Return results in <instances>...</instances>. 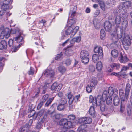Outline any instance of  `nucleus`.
<instances>
[{"label": "nucleus", "mask_w": 132, "mask_h": 132, "mask_svg": "<svg viewBox=\"0 0 132 132\" xmlns=\"http://www.w3.org/2000/svg\"><path fill=\"white\" fill-rule=\"evenodd\" d=\"M44 75L47 77H52L54 75V71L51 68H47L44 72Z\"/></svg>", "instance_id": "obj_12"}, {"label": "nucleus", "mask_w": 132, "mask_h": 132, "mask_svg": "<svg viewBox=\"0 0 132 132\" xmlns=\"http://www.w3.org/2000/svg\"><path fill=\"white\" fill-rule=\"evenodd\" d=\"M89 70L92 72H93L95 70V67L93 65H91L89 66Z\"/></svg>", "instance_id": "obj_47"}, {"label": "nucleus", "mask_w": 132, "mask_h": 132, "mask_svg": "<svg viewBox=\"0 0 132 132\" xmlns=\"http://www.w3.org/2000/svg\"><path fill=\"white\" fill-rule=\"evenodd\" d=\"M73 39L75 40V42H79L81 40V37L80 36H79L76 38H73Z\"/></svg>", "instance_id": "obj_51"}, {"label": "nucleus", "mask_w": 132, "mask_h": 132, "mask_svg": "<svg viewBox=\"0 0 132 132\" xmlns=\"http://www.w3.org/2000/svg\"><path fill=\"white\" fill-rule=\"evenodd\" d=\"M67 102V101L64 98H62L60 101V104L65 105Z\"/></svg>", "instance_id": "obj_44"}, {"label": "nucleus", "mask_w": 132, "mask_h": 132, "mask_svg": "<svg viewBox=\"0 0 132 132\" xmlns=\"http://www.w3.org/2000/svg\"><path fill=\"white\" fill-rule=\"evenodd\" d=\"M96 68L99 71H100L103 68V64L101 61L98 62L96 64Z\"/></svg>", "instance_id": "obj_26"}, {"label": "nucleus", "mask_w": 132, "mask_h": 132, "mask_svg": "<svg viewBox=\"0 0 132 132\" xmlns=\"http://www.w3.org/2000/svg\"><path fill=\"white\" fill-rule=\"evenodd\" d=\"M52 101L49 99L47 101L46 103L45 104V105L46 106H48L50 104Z\"/></svg>", "instance_id": "obj_61"}, {"label": "nucleus", "mask_w": 132, "mask_h": 132, "mask_svg": "<svg viewBox=\"0 0 132 132\" xmlns=\"http://www.w3.org/2000/svg\"><path fill=\"white\" fill-rule=\"evenodd\" d=\"M62 54H59L57 55L56 57H55V59L56 60H58L61 58L62 56Z\"/></svg>", "instance_id": "obj_59"}, {"label": "nucleus", "mask_w": 132, "mask_h": 132, "mask_svg": "<svg viewBox=\"0 0 132 132\" xmlns=\"http://www.w3.org/2000/svg\"><path fill=\"white\" fill-rule=\"evenodd\" d=\"M114 93L113 89L112 87H110L108 91L105 90L104 91L102 96L103 100H105L107 96H111Z\"/></svg>", "instance_id": "obj_7"}, {"label": "nucleus", "mask_w": 132, "mask_h": 132, "mask_svg": "<svg viewBox=\"0 0 132 132\" xmlns=\"http://www.w3.org/2000/svg\"><path fill=\"white\" fill-rule=\"evenodd\" d=\"M20 132H31L29 129V126L28 125H25L21 128L20 130Z\"/></svg>", "instance_id": "obj_19"}, {"label": "nucleus", "mask_w": 132, "mask_h": 132, "mask_svg": "<svg viewBox=\"0 0 132 132\" xmlns=\"http://www.w3.org/2000/svg\"><path fill=\"white\" fill-rule=\"evenodd\" d=\"M99 55L97 54H95L92 56V60L94 62H96L99 60Z\"/></svg>", "instance_id": "obj_31"}, {"label": "nucleus", "mask_w": 132, "mask_h": 132, "mask_svg": "<svg viewBox=\"0 0 132 132\" xmlns=\"http://www.w3.org/2000/svg\"><path fill=\"white\" fill-rule=\"evenodd\" d=\"M128 22L126 19H124L122 23V29L124 30L126 29L128 26Z\"/></svg>", "instance_id": "obj_22"}, {"label": "nucleus", "mask_w": 132, "mask_h": 132, "mask_svg": "<svg viewBox=\"0 0 132 132\" xmlns=\"http://www.w3.org/2000/svg\"><path fill=\"white\" fill-rule=\"evenodd\" d=\"M92 87L89 85L87 86L86 87V91L88 93L91 92L92 90Z\"/></svg>", "instance_id": "obj_48"}, {"label": "nucleus", "mask_w": 132, "mask_h": 132, "mask_svg": "<svg viewBox=\"0 0 132 132\" xmlns=\"http://www.w3.org/2000/svg\"><path fill=\"white\" fill-rule=\"evenodd\" d=\"M128 69V68L127 67L124 66L121 69V72L123 71H126Z\"/></svg>", "instance_id": "obj_58"}, {"label": "nucleus", "mask_w": 132, "mask_h": 132, "mask_svg": "<svg viewBox=\"0 0 132 132\" xmlns=\"http://www.w3.org/2000/svg\"><path fill=\"white\" fill-rule=\"evenodd\" d=\"M99 5L103 11L105 10V6L104 2L103 1H100L99 2Z\"/></svg>", "instance_id": "obj_38"}, {"label": "nucleus", "mask_w": 132, "mask_h": 132, "mask_svg": "<svg viewBox=\"0 0 132 132\" xmlns=\"http://www.w3.org/2000/svg\"><path fill=\"white\" fill-rule=\"evenodd\" d=\"M76 22V19H70L67 22V25L69 27L75 24Z\"/></svg>", "instance_id": "obj_29"}, {"label": "nucleus", "mask_w": 132, "mask_h": 132, "mask_svg": "<svg viewBox=\"0 0 132 132\" xmlns=\"http://www.w3.org/2000/svg\"><path fill=\"white\" fill-rule=\"evenodd\" d=\"M118 59L120 63H125L128 61V59L127 57L125 54H122L121 53L120 57L118 58Z\"/></svg>", "instance_id": "obj_13"}, {"label": "nucleus", "mask_w": 132, "mask_h": 132, "mask_svg": "<svg viewBox=\"0 0 132 132\" xmlns=\"http://www.w3.org/2000/svg\"><path fill=\"white\" fill-rule=\"evenodd\" d=\"M7 46L6 42L5 40H2L0 41V49H6Z\"/></svg>", "instance_id": "obj_20"}, {"label": "nucleus", "mask_w": 132, "mask_h": 132, "mask_svg": "<svg viewBox=\"0 0 132 132\" xmlns=\"http://www.w3.org/2000/svg\"><path fill=\"white\" fill-rule=\"evenodd\" d=\"M94 51L95 53L97 54L99 56H101L103 54V52L102 48L98 46H95L94 49Z\"/></svg>", "instance_id": "obj_14"}, {"label": "nucleus", "mask_w": 132, "mask_h": 132, "mask_svg": "<svg viewBox=\"0 0 132 132\" xmlns=\"http://www.w3.org/2000/svg\"><path fill=\"white\" fill-rule=\"evenodd\" d=\"M102 98V96L101 95H98L96 98L90 95L89 98V101L90 103H92V104L95 105H100L101 102V100Z\"/></svg>", "instance_id": "obj_4"}, {"label": "nucleus", "mask_w": 132, "mask_h": 132, "mask_svg": "<svg viewBox=\"0 0 132 132\" xmlns=\"http://www.w3.org/2000/svg\"><path fill=\"white\" fill-rule=\"evenodd\" d=\"M105 37V33L103 29H102L100 32V37L101 39L103 40Z\"/></svg>", "instance_id": "obj_33"}, {"label": "nucleus", "mask_w": 132, "mask_h": 132, "mask_svg": "<svg viewBox=\"0 0 132 132\" xmlns=\"http://www.w3.org/2000/svg\"><path fill=\"white\" fill-rule=\"evenodd\" d=\"M59 124L63 126L64 129H68L71 128L73 126V123L70 121H68V119L66 118L61 119L59 122Z\"/></svg>", "instance_id": "obj_3"}, {"label": "nucleus", "mask_w": 132, "mask_h": 132, "mask_svg": "<svg viewBox=\"0 0 132 132\" xmlns=\"http://www.w3.org/2000/svg\"><path fill=\"white\" fill-rule=\"evenodd\" d=\"M68 98L69 99L72 98H74V97L71 95V93H69L68 95Z\"/></svg>", "instance_id": "obj_63"}, {"label": "nucleus", "mask_w": 132, "mask_h": 132, "mask_svg": "<svg viewBox=\"0 0 132 132\" xmlns=\"http://www.w3.org/2000/svg\"><path fill=\"white\" fill-rule=\"evenodd\" d=\"M92 120V119L89 117H81L78 119V122L80 123L89 124L91 123Z\"/></svg>", "instance_id": "obj_9"}, {"label": "nucleus", "mask_w": 132, "mask_h": 132, "mask_svg": "<svg viewBox=\"0 0 132 132\" xmlns=\"http://www.w3.org/2000/svg\"><path fill=\"white\" fill-rule=\"evenodd\" d=\"M58 70L61 73H63L65 71L66 69L64 67L61 66L59 67Z\"/></svg>", "instance_id": "obj_37"}, {"label": "nucleus", "mask_w": 132, "mask_h": 132, "mask_svg": "<svg viewBox=\"0 0 132 132\" xmlns=\"http://www.w3.org/2000/svg\"><path fill=\"white\" fill-rule=\"evenodd\" d=\"M103 98H102L101 99V104L99 105H100V109L102 111H104L105 109V105L104 103V102L105 101H103Z\"/></svg>", "instance_id": "obj_32"}, {"label": "nucleus", "mask_w": 132, "mask_h": 132, "mask_svg": "<svg viewBox=\"0 0 132 132\" xmlns=\"http://www.w3.org/2000/svg\"><path fill=\"white\" fill-rule=\"evenodd\" d=\"M131 39L130 36L128 35H126L124 38L122 42L123 44L124 48L127 50L131 44Z\"/></svg>", "instance_id": "obj_8"}, {"label": "nucleus", "mask_w": 132, "mask_h": 132, "mask_svg": "<svg viewBox=\"0 0 132 132\" xmlns=\"http://www.w3.org/2000/svg\"><path fill=\"white\" fill-rule=\"evenodd\" d=\"M111 54L113 57H117L118 55V51L116 49H113L111 51Z\"/></svg>", "instance_id": "obj_27"}, {"label": "nucleus", "mask_w": 132, "mask_h": 132, "mask_svg": "<svg viewBox=\"0 0 132 132\" xmlns=\"http://www.w3.org/2000/svg\"><path fill=\"white\" fill-rule=\"evenodd\" d=\"M112 66L113 67H116V68L118 69L120 67V64L119 63H113L112 65Z\"/></svg>", "instance_id": "obj_52"}, {"label": "nucleus", "mask_w": 132, "mask_h": 132, "mask_svg": "<svg viewBox=\"0 0 132 132\" xmlns=\"http://www.w3.org/2000/svg\"><path fill=\"white\" fill-rule=\"evenodd\" d=\"M43 112L44 111L43 110H41L37 114V116H41L43 113Z\"/></svg>", "instance_id": "obj_62"}, {"label": "nucleus", "mask_w": 132, "mask_h": 132, "mask_svg": "<svg viewBox=\"0 0 132 132\" xmlns=\"http://www.w3.org/2000/svg\"><path fill=\"white\" fill-rule=\"evenodd\" d=\"M89 55L88 52L87 51L82 50L81 52L80 53V57L83 63L86 64L89 61Z\"/></svg>", "instance_id": "obj_5"}, {"label": "nucleus", "mask_w": 132, "mask_h": 132, "mask_svg": "<svg viewBox=\"0 0 132 132\" xmlns=\"http://www.w3.org/2000/svg\"><path fill=\"white\" fill-rule=\"evenodd\" d=\"M65 105L60 104L57 107V109L59 111H61L63 110L65 108Z\"/></svg>", "instance_id": "obj_41"}, {"label": "nucleus", "mask_w": 132, "mask_h": 132, "mask_svg": "<svg viewBox=\"0 0 132 132\" xmlns=\"http://www.w3.org/2000/svg\"><path fill=\"white\" fill-rule=\"evenodd\" d=\"M84 125H82L80 126L78 128V132H87L84 129L83 127Z\"/></svg>", "instance_id": "obj_39"}, {"label": "nucleus", "mask_w": 132, "mask_h": 132, "mask_svg": "<svg viewBox=\"0 0 132 132\" xmlns=\"http://www.w3.org/2000/svg\"><path fill=\"white\" fill-rule=\"evenodd\" d=\"M68 118L70 120H73L75 118V116L74 115L71 114L69 115L68 116Z\"/></svg>", "instance_id": "obj_50"}, {"label": "nucleus", "mask_w": 132, "mask_h": 132, "mask_svg": "<svg viewBox=\"0 0 132 132\" xmlns=\"http://www.w3.org/2000/svg\"><path fill=\"white\" fill-rule=\"evenodd\" d=\"M119 94L122 101H126L128 98H126V95H124V91L122 89H119Z\"/></svg>", "instance_id": "obj_17"}, {"label": "nucleus", "mask_w": 132, "mask_h": 132, "mask_svg": "<svg viewBox=\"0 0 132 132\" xmlns=\"http://www.w3.org/2000/svg\"><path fill=\"white\" fill-rule=\"evenodd\" d=\"M49 97V96L48 95H45L43 96L41 101L44 103L48 99Z\"/></svg>", "instance_id": "obj_42"}, {"label": "nucleus", "mask_w": 132, "mask_h": 132, "mask_svg": "<svg viewBox=\"0 0 132 132\" xmlns=\"http://www.w3.org/2000/svg\"><path fill=\"white\" fill-rule=\"evenodd\" d=\"M132 6V2L130 1H127L120 3L119 5L118 8L119 10H124L126 11L127 9Z\"/></svg>", "instance_id": "obj_6"}, {"label": "nucleus", "mask_w": 132, "mask_h": 132, "mask_svg": "<svg viewBox=\"0 0 132 132\" xmlns=\"http://www.w3.org/2000/svg\"><path fill=\"white\" fill-rule=\"evenodd\" d=\"M20 30L19 29H11V31L10 29L6 28L4 29L1 32L0 35V38L1 39H3L4 37L6 39H7L10 36V33L12 34H19L18 30Z\"/></svg>", "instance_id": "obj_1"}, {"label": "nucleus", "mask_w": 132, "mask_h": 132, "mask_svg": "<svg viewBox=\"0 0 132 132\" xmlns=\"http://www.w3.org/2000/svg\"><path fill=\"white\" fill-rule=\"evenodd\" d=\"M110 3L111 5L113 6L115 5V2L114 0H110Z\"/></svg>", "instance_id": "obj_64"}, {"label": "nucleus", "mask_w": 132, "mask_h": 132, "mask_svg": "<svg viewBox=\"0 0 132 132\" xmlns=\"http://www.w3.org/2000/svg\"><path fill=\"white\" fill-rule=\"evenodd\" d=\"M71 60L69 59H67L64 61L63 63L67 65L68 66L70 65Z\"/></svg>", "instance_id": "obj_40"}, {"label": "nucleus", "mask_w": 132, "mask_h": 132, "mask_svg": "<svg viewBox=\"0 0 132 132\" xmlns=\"http://www.w3.org/2000/svg\"><path fill=\"white\" fill-rule=\"evenodd\" d=\"M72 27L73 28V30H72V34L70 35V37L71 38L75 34L79 28V27L78 26H76L75 27Z\"/></svg>", "instance_id": "obj_24"}, {"label": "nucleus", "mask_w": 132, "mask_h": 132, "mask_svg": "<svg viewBox=\"0 0 132 132\" xmlns=\"http://www.w3.org/2000/svg\"><path fill=\"white\" fill-rule=\"evenodd\" d=\"M97 79L94 78L92 79L90 85L91 87H93L97 85Z\"/></svg>", "instance_id": "obj_23"}, {"label": "nucleus", "mask_w": 132, "mask_h": 132, "mask_svg": "<svg viewBox=\"0 0 132 132\" xmlns=\"http://www.w3.org/2000/svg\"><path fill=\"white\" fill-rule=\"evenodd\" d=\"M77 10V7L76 6H74L71 8L69 13V16L72 18L75 16L76 14V12Z\"/></svg>", "instance_id": "obj_18"}, {"label": "nucleus", "mask_w": 132, "mask_h": 132, "mask_svg": "<svg viewBox=\"0 0 132 132\" xmlns=\"http://www.w3.org/2000/svg\"><path fill=\"white\" fill-rule=\"evenodd\" d=\"M104 27L106 31H110L112 28L111 24L109 21H106L104 24Z\"/></svg>", "instance_id": "obj_15"}, {"label": "nucleus", "mask_w": 132, "mask_h": 132, "mask_svg": "<svg viewBox=\"0 0 132 132\" xmlns=\"http://www.w3.org/2000/svg\"><path fill=\"white\" fill-rule=\"evenodd\" d=\"M93 23L94 27L96 29H98L100 27V21L97 19H94L93 21Z\"/></svg>", "instance_id": "obj_25"}, {"label": "nucleus", "mask_w": 132, "mask_h": 132, "mask_svg": "<svg viewBox=\"0 0 132 132\" xmlns=\"http://www.w3.org/2000/svg\"><path fill=\"white\" fill-rule=\"evenodd\" d=\"M62 85V84H58L56 82L54 83L51 86V90L54 92H56L59 91L61 89Z\"/></svg>", "instance_id": "obj_10"}, {"label": "nucleus", "mask_w": 132, "mask_h": 132, "mask_svg": "<svg viewBox=\"0 0 132 132\" xmlns=\"http://www.w3.org/2000/svg\"><path fill=\"white\" fill-rule=\"evenodd\" d=\"M131 89V85L129 83L126 84L125 91V95L126 98H128V95Z\"/></svg>", "instance_id": "obj_16"}, {"label": "nucleus", "mask_w": 132, "mask_h": 132, "mask_svg": "<svg viewBox=\"0 0 132 132\" xmlns=\"http://www.w3.org/2000/svg\"><path fill=\"white\" fill-rule=\"evenodd\" d=\"M11 2V0H4L3 1V3L4 4H6L9 5V4Z\"/></svg>", "instance_id": "obj_49"}, {"label": "nucleus", "mask_w": 132, "mask_h": 132, "mask_svg": "<svg viewBox=\"0 0 132 132\" xmlns=\"http://www.w3.org/2000/svg\"><path fill=\"white\" fill-rule=\"evenodd\" d=\"M89 112L90 114L93 117H95L96 113L93 106H91L89 109Z\"/></svg>", "instance_id": "obj_21"}, {"label": "nucleus", "mask_w": 132, "mask_h": 132, "mask_svg": "<svg viewBox=\"0 0 132 132\" xmlns=\"http://www.w3.org/2000/svg\"><path fill=\"white\" fill-rule=\"evenodd\" d=\"M105 5V9L106 8H109L110 7V3L109 1L108 2H106Z\"/></svg>", "instance_id": "obj_54"}, {"label": "nucleus", "mask_w": 132, "mask_h": 132, "mask_svg": "<svg viewBox=\"0 0 132 132\" xmlns=\"http://www.w3.org/2000/svg\"><path fill=\"white\" fill-rule=\"evenodd\" d=\"M9 46L12 47L13 46V41L12 39H10L8 42Z\"/></svg>", "instance_id": "obj_46"}, {"label": "nucleus", "mask_w": 132, "mask_h": 132, "mask_svg": "<svg viewBox=\"0 0 132 132\" xmlns=\"http://www.w3.org/2000/svg\"><path fill=\"white\" fill-rule=\"evenodd\" d=\"M69 27V28L65 32V34L67 35H71L72 34V30H73V28L72 27Z\"/></svg>", "instance_id": "obj_35"}, {"label": "nucleus", "mask_w": 132, "mask_h": 132, "mask_svg": "<svg viewBox=\"0 0 132 132\" xmlns=\"http://www.w3.org/2000/svg\"><path fill=\"white\" fill-rule=\"evenodd\" d=\"M128 13L126 11L124 10H121L116 16V23L117 26L119 25L120 23L121 17H122V20L126 19L127 17Z\"/></svg>", "instance_id": "obj_2"}, {"label": "nucleus", "mask_w": 132, "mask_h": 132, "mask_svg": "<svg viewBox=\"0 0 132 132\" xmlns=\"http://www.w3.org/2000/svg\"><path fill=\"white\" fill-rule=\"evenodd\" d=\"M75 42V40L73 39V38L70 42V43L71 45L69 46V47H70L72 46Z\"/></svg>", "instance_id": "obj_57"}, {"label": "nucleus", "mask_w": 132, "mask_h": 132, "mask_svg": "<svg viewBox=\"0 0 132 132\" xmlns=\"http://www.w3.org/2000/svg\"><path fill=\"white\" fill-rule=\"evenodd\" d=\"M111 97L109 96H107L105 100H106L107 104L108 105H111L112 104V100Z\"/></svg>", "instance_id": "obj_34"}, {"label": "nucleus", "mask_w": 132, "mask_h": 132, "mask_svg": "<svg viewBox=\"0 0 132 132\" xmlns=\"http://www.w3.org/2000/svg\"><path fill=\"white\" fill-rule=\"evenodd\" d=\"M34 73V69L32 67H31L30 70L29 71V75H32Z\"/></svg>", "instance_id": "obj_53"}, {"label": "nucleus", "mask_w": 132, "mask_h": 132, "mask_svg": "<svg viewBox=\"0 0 132 132\" xmlns=\"http://www.w3.org/2000/svg\"><path fill=\"white\" fill-rule=\"evenodd\" d=\"M117 37L119 38H121L122 36V33L121 31H117L116 33Z\"/></svg>", "instance_id": "obj_45"}, {"label": "nucleus", "mask_w": 132, "mask_h": 132, "mask_svg": "<svg viewBox=\"0 0 132 132\" xmlns=\"http://www.w3.org/2000/svg\"><path fill=\"white\" fill-rule=\"evenodd\" d=\"M18 31L19 33L18 34H17L18 35L13 38V40L15 41H17L18 42L20 43L21 42L23 39V37L22 36L23 32L20 30H18Z\"/></svg>", "instance_id": "obj_11"}, {"label": "nucleus", "mask_w": 132, "mask_h": 132, "mask_svg": "<svg viewBox=\"0 0 132 132\" xmlns=\"http://www.w3.org/2000/svg\"><path fill=\"white\" fill-rule=\"evenodd\" d=\"M44 103V102H43L42 101H41L40 102V103L38 105L37 109H40Z\"/></svg>", "instance_id": "obj_56"}, {"label": "nucleus", "mask_w": 132, "mask_h": 132, "mask_svg": "<svg viewBox=\"0 0 132 132\" xmlns=\"http://www.w3.org/2000/svg\"><path fill=\"white\" fill-rule=\"evenodd\" d=\"M46 22L45 20L43 19L39 21L38 24V27L40 28H42Z\"/></svg>", "instance_id": "obj_30"}, {"label": "nucleus", "mask_w": 132, "mask_h": 132, "mask_svg": "<svg viewBox=\"0 0 132 132\" xmlns=\"http://www.w3.org/2000/svg\"><path fill=\"white\" fill-rule=\"evenodd\" d=\"M125 105L124 104H123L122 103V102H121V107H120V111L121 112H122L123 111L124 108H125Z\"/></svg>", "instance_id": "obj_55"}, {"label": "nucleus", "mask_w": 132, "mask_h": 132, "mask_svg": "<svg viewBox=\"0 0 132 132\" xmlns=\"http://www.w3.org/2000/svg\"><path fill=\"white\" fill-rule=\"evenodd\" d=\"M74 100V98H71L69 99L68 102L69 104H71L73 102Z\"/></svg>", "instance_id": "obj_60"}, {"label": "nucleus", "mask_w": 132, "mask_h": 132, "mask_svg": "<svg viewBox=\"0 0 132 132\" xmlns=\"http://www.w3.org/2000/svg\"><path fill=\"white\" fill-rule=\"evenodd\" d=\"M120 100L117 96L115 97L113 100V103L115 106H118L120 103Z\"/></svg>", "instance_id": "obj_28"}, {"label": "nucleus", "mask_w": 132, "mask_h": 132, "mask_svg": "<svg viewBox=\"0 0 132 132\" xmlns=\"http://www.w3.org/2000/svg\"><path fill=\"white\" fill-rule=\"evenodd\" d=\"M1 8L4 11L6 10L9 9L10 8L9 5L6 4H3L1 6Z\"/></svg>", "instance_id": "obj_43"}, {"label": "nucleus", "mask_w": 132, "mask_h": 132, "mask_svg": "<svg viewBox=\"0 0 132 132\" xmlns=\"http://www.w3.org/2000/svg\"><path fill=\"white\" fill-rule=\"evenodd\" d=\"M111 75H115L118 77H120L123 76V74L121 72H118L117 73H116L115 72H113L111 74Z\"/></svg>", "instance_id": "obj_36"}]
</instances>
